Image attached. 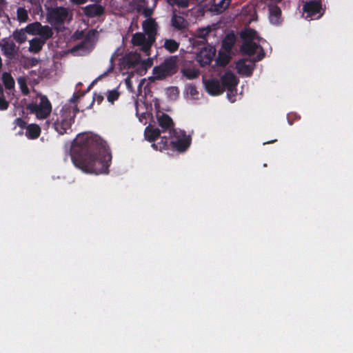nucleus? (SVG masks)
<instances>
[{
    "label": "nucleus",
    "instance_id": "obj_1",
    "mask_svg": "<svg viewBox=\"0 0 353 353\" xmlns=\"http://www.w3.org/2000/svg\"><path fill=\"white\" fill-rule=\"evenodd\" d=\"M74 144L87 148L83 157L77 162L76 166L83 172L96 174L106 173L112 157L109 149L100 137L90 134H80L74 141Z\"/></svg>",
    "mask_w": 353,
    "mask_h": 353
},
{
    "label": "nucleus",
    "instance_id": "obj_2",
    "mask_svg": "<svg viewBox=\"0 0 353 353\" xmlns=\"http://www.w3.org/2000/svg\"><path fill=\"white\" fill-rule=\"evenodd\" d=\"M241 37L244 39V43L241 46V51L243 54L248 55H256L257 60L261 59L263 56V50L259 45L261 39L257 33L252 29H245L241 33Z\"/></svg>",
    "mask_w": 353,
    "mask_h": 353
},
{
    "label": "nucleus",
    "instance_id": "obj_3",
    "mask_svg": "<svg viewBox=\"0 0 353 353\" xmlns=\"http://www.w3.org/2000/svg\"><path fill=\"white\" fill-rule=\"evenodd\" d=\"M30 113L34 114L38 119H46L52 112V104L48 97L37 93V97L29 103L26 107Z\"/></svg>",
    "mask_w": 353,
    "mask_h": 353
},
{
    "label": "nucleus",
    "instance_id": "obj_4",
    "mask_svg": "<svg viewBox=\"0 0 353 353\" xmlns=\"http://www.w3.org/2000/svg\"><path fill=\"white\" fill-rule=\"evenodd\" d=\"M76 114V110L70 107H63L57 114L54 122V129L60 134L66 133L70 128Z\"/></svg>",
    "mask_w": 353,
    "mask_h": 353
},
{
    "label": "nucleus",
    "instance_id": "obj_5",
    "mask_svg": "<svg viewBox=\"0 0 353 353\" xmlns=\"http://www.w3.org/2000/svg\"><path fill=\"white\" fill-rule=\"evenodd\" d=\"M72 11L64 7H56L48 10L47 21L55 28H58L66 21L71 20Z\"/></svg>",
    "mask_w": 353,
    "mask_h": 353
},
{
    "label": "nucleus",
    "instance_id": "obj_6",
    "mask_svg": "<svg viewBox=\"0 0 353 353\" xmlns=\"http://www.w3.org/2000/svg\"><path fill=\"white\" fill-rule=\"evenodd\" d=\"M222 86L228 90V97L231 102L235 101L234 90L237 85V80L234 74L226 72L221 77Z\"/></svg>",
    "mask_w": 353,
    "mask_h": 353
},
{
    "label": "nucleus",
    "instance_id": "obj_7",
    "mask_svg": "<svg viewBox=\"0 0 353 353\" xmlns=\"http://www.w3.org/2000/svg\"><path fill=\"white\" fill-rule=\"evenodd\" d=\"M154 41L152 37L150 36L145 37V34L142 32L134 34L132 38L133 45L140 46L141 49L145 52L147 55H149L148 52Z\"/></svg>",
    "mask_w": 353,
    "mask_h": 353
},
{
    "label": "nucleus",
    "instance_id": "obj_8",
    "mask_svg": "<svg viewBox=\"0 0 353 353\" xmlns=\"http://www.w3.org/2000/svg\"><path fill=\"white\" fill-rule=\"evenodd\" d=\"M175 72V64L172 61H166L153 69V74L155 79H161L167 76L171 75Z\"/></svg>",
    "mask_w": 353,
    "mask_h": 353
},
{
    "label": "nucleus",
    "instance_id": "obj_9",
    "mask_svg": "<svg viewBox=\"0 0 353 353\" xmlns=\"http://www.w3.org/2000/svg\"><path fill=\"white\" fill-rule=\"evenodd\" d=\"M216 50L212 46L202 48L196 55V60L201 66L210 64L215 55Z\"/></svg>",
    "mask_w": 353,
    "mask_h": 353
},
{
    "label": "nucleus",
    "instance_id": "obj_10",
    "mask_svg": "<svg viewBox=\"0 0 353 353\" xmlns=\"http://www.w3.org/2000/svg\"><path fill=\"white\" fill-rule=\"evenodd\" d=\"M17 83L23 94L28 95L30 92H35L34 86L38 81L30 79L28 77H19L17 78Z\"/></svg>",
    "mask_w": 353,
    "mask_h": 353
},
{
    "label": "nucleus",
    "instance_id": "obj_11",
    "mask_svg": "<svg viewBox=\"0 0 353 353\" xmlns=\"http://www.w3.org/2000/svg\"><path fill=\"white\" fill-rule=\"evenodd\" d=\"M206 91L212 95H219L224 92L223 87L216 79L212 78L203 81Z\"/></svg>",
    "mask_w": 353,
    "mask_h": 353
},
{
    "label": "nucleus",
    "instance_id": "obj_12",
    "mask_svg": "<svg viewBox=\"0 0 353 353\" xmlns=\"http://www.w3.org/2000/svg\"><path fill=\"white\" fill-rule=\"evenodd\" d=\"M304 11L307 13L305 18L311 19H319L321 16V6L319 2H310L306 3L303 7Z\"/></svg>",
    "mask_w": 353,
    "mask_h": 353
},
{
    "label": "nucleus",
    "instance_id": "obj_13",
    "mask_svg": "<svg viewBox=\"0 0 353 353\" xmlns=\"http://www.w3.org/2000/svg\"><path fill=\"white\" fill-rule=\"evenodd\" d=\"M142 27L148 37L150 36L154 41L157 30V24L156 23L155 21L152 18H148L143 21Z\"/></svg>",
    "mask_w": 353,
    "mask_h": 353
},
{
    "label": "nucleus",
    "instance_id": "obj_14",
    "mask_svg": "<svg viewBox=\"0 0 353 353\" xmlns=\"http://www.w3.org/2000/svg\"><path fill=\"white\" fill-rule=\"evenodd\" d=\"M0 47L3 54L8 57H12L16 53L15 44L8 39H3L0 43Z\"/></svg>",
    "mask_w": 353,
    "mask_h": 353
},
{
    "label": "nucleus",
    "instance_id": "obj_15",
    "mask_svg": "<svg viewBox=\"0 0 353 353\" xmlns=\"http://www.w3.org/2000/svg\"><path fill=\"white\" fill-rule=\"evenodd\" d=\"M157 120L159 125L165 129H168L170 130V133L172 134V132H174L172 128L173 126V121L172 119L170 118V116L168 114H165L164 113H161L157 115Z\"/></svg>",
    "mask_w": 353,
    "mask_h": 353
},
{
    "label": "nucleus",
    "instance_id": "obj_16",
    "mask_svg": "<svg viewBox=\"0 0 353 353\" xmlns=\"http://www.w3.org/2000/svg\"><path fill=\"white\" fill-rule=\"evenodd\" d=\"M246 60H241L236 63V69L239 74L243 75L249 76L253 70V64L252 62L246 63Z\"/></svg>",
    "mask_w": 353,
    "mask_h": 353
},
{
    "label": "nucleus",
    "instance_id": "obj_17",
    "mask_svg": "<svg viewBox=\"0 0 353 353\" xmlns=\"http://www.w3.org/2000/svg\"><path fill=\"white\" fill-rule=\"evenodd\" d=\"M83 10L85 14L90 17L101 15L103 12V7L97 4L88 6Z\"/></svg>",
    "mask_w": 353,
    "mask_h": 353
},
{
    "label": "nucleus",
    "instance_id": "obj_18",
    "mask_svg": "<svg viewBox=\"0 0 353 353\" xmlns=\"http://www.w3.org/2000/svg\"><path fill=\"white\" fill-rule=\"evenodd\" d=\"M171 143L177 150L183 151L190 145V140L188 137L183 136L182 138L176 141H172Z\"/></svg>",
    "mask_w": 353,
    "mask_h": 353
},
{
    "label": "nucleus",
    "instance_id": "obj_19",
    "mask_svg": "<svg viewBox=\"0 0 353 353\" xmlns=\"http://www.w3.org/2000/svg\"><path fill=\"white\" fill-rule=\"evenodd\" d=\"M41 134V128L37 124H30L26 126V135L31 139H37Z\"/></svg>",
    "mask_w": 353,
    "mask_h": 353
},
{
    "label": "nucleus",
    "instance_id": "obj_20",
    "mask_svg": "<svg viewBox=\"0 0 353 353\" xmlns=\"http://www.w3.org/2000/svg\"><path fill=\"white\" fill-rule=\"evenodd\" d=\"M230 0H214L211 10L217 14L223 12L230 5Z\"/></svg>",
    "mask_w": 353,
    "mask_h": 353
},
{
    "label": "nucleus",
    "instance_id": "obj_21",
    "mask_svg": "<svg viewBox=\"0 0 353 353\" xmlns=\"http://www.w3.org/2000/svg\"><path fill=\"white\" fill-rule=\"evenodd\" d=\"M144 135L145 139L149 141H153L159 137L160 130L157 128L148 126L145 129Z\"/></svg>",
    "mask_w": 353,
    "mask_h": 353
},
{
    "label": "nucleus",
    "instance_id": "obj_22",
    "mask_svg": "<svg viewBox=\"0 0 353 353\" xmlns=\"http://www.w3.org/2000/svg\"><path fill=\"white\" fill-rule=\"evenodd\" d=\"M270 10V19L272 23L278 24L280 22L281 10L276 6H271Z\"/></svg>",
    "mask_w": 353,
    "mask_h": 353
},
{
    "label": "nucleus",
    "instance_id": "obj_23",
    "mask_svg": "<svg viewBox=\"0 0 353 353\" xmlns=\"http://www.w3.org/2000/svg\"><path fill=\"white\" fill-rule=\"evenodd\" d=\"M29 50L32 52L37 53L41 50L45 41L38 38H34L29 41Z\"/></svg>",
    "mask_w": 353,
    "mask_h": 353
},
{
    "label": "nucleus",
    "instance_id": "obj_24",
    "mask_svg": "<svg viewBox=\"0 0 353 353\" xmlns=\"http://www.w3.org/2000/svg\"><path fill=\"white\" fill-rule=\"evenodd\" d=\"M163 47L170 53L176 52L179 47V43L172 39H166Z\"/></svg>",
    "mask_w": 353,
    "mask_h": 353
},
{
    "label": "nucleus",
    "instance_id": "obj_25",
    "mask_svg": "<svg viewBox=\"0 0 353 353\" xmlns=\"http://www.w3.org/2000/svg\"><path fill=\"white\" fill-rule=\"evenodd\" d=\"M172 26L177 29H183L185 28L187 25V21L183 19V17L177 16L174 14L172 18Z\"/></svg>",
    "mask_w": 353,
    "mask_h": 353
},
{
    "label": "nucleus",
    "instance_id": "obj_26",
    "mask_svg": "<svg viewBox=\"0 0 353 353\" xmlns=\"http://www.w3.org/2000/svg\"><path fill=\"white\" fill-rule=\"evenodd\" d=\"M52 30L48 26H41L38 35L41 37L42 41H46L52 36Z\"/></svg>",
    "mask_w": 353,
    "mask_h": 353
},
{
    "label": "nucleus",
    "instance_id": "obj_27",
    "mask_svg": "<svg viewBox=\"0 0 353 353\" xmlns=\"http://www.w3.org/2000/svg\"><path fill=\"white\" fill-rule=\"evenodd\" d=\"M87 43L82 42L81 43L73 47L71 49V52L76 56H82L88 53V50L86 48Z\"/></svg>",
    "mask_w": 353,
    "mask_h": 353
},
{
    "label": "nucleus",
    "instance_id": "obj_28",
    "mask_svg": "<svg viewBox=\"0 0 353 353\" xmlns=\"http://www.w3.org/2000/svg\"><path fill=\"white\" fill-rule=\"evenodd\" d=\"M26 34H27V32H26V29L25 28L15 30L13 32L12 36H13L14 39L17 42H18L19 43H22L26 41V39H27Z\"/></svg>",
    "mask_w": 353,
    "mask_h": 353
},
{
    "label": "nucleus",
    "instance_id": "obj_29",
    "mask_svg": "<svg viewBox=\"0 0 353 353\" xmlns=\"http://www.w3.org/2000/svg\"><path fill=\"white\" fill-rule=\"evenodd\" d=\"M2 81L6 89L14 88L15 82L10 73L4 72L2 74Z\"/></svg>",
    "mask_w": 353,
    "mask_h": 353
},
{
    "label": "nucleus",
    "instance_id": "obj_30",
    "mask_svg": "<svg viewBox=\"0 0 353 353\" xmlns=\"http://www.w3.org/2000/svg\"><path fill=\"white\" fill-rule=\"evenodd\" d=\"M28 11L24 8L19 7L17 10V19L19 23H26L28 21Z\"/></svg>",
    "mask_w": 353,
    "mask_h": 353
},
{
    "label": "nucleus",
    "instance_id": "obj_31",
    "mask_svg": "<svg viewBox=\"0 0 353 353\" xmlns=\"http://www.w3.org/2000/svg\"><path fill=\"white\" fill-rule=\"evenodd\" d=\"M235 36L234 34H228L223 41V48L227 52H229L235 43Z\"/></svg>",
    "mask_w": 353,
    "mask_h": 353
},
{
    "label": "nucleus",
    "instance_id": "obj_32",
    "mask_svg": "<svg viewBox=\"0 0 353 353\" xmlns=\"http://www.w3.org/2000/svg\"><path fill=\"white\" fill-rule=\"evenodd\" d=\"M41 26V24L39 22L30 23L26 27V32L31 35H38Z\"/></svg>",
    "mask_w": 353,
    "mask_h": 353
},
{
    "label": "nucleus",
    "instance_id": "obj_33",
    "mask_svg": "<svg viewBox=\"0 0 353 353\" xmlns=\"http://www.w3.org/2000/svg\"><path fill=\"white\" fill-rule=\"evenodd\" d=\"M212 28L210 26L198 28L194 33V35L201 39L205 38L211 32Z\"/></svg>",
    "mask_w": 353,
    "mask_h": 353
},
{
    "label": "nucleus",
    "instance_id": "obj_34",
    "mask_svg": "<svg viewBox=\"0 0 353 353\" xmlns=\"http://www.w3.org/2000/svg\"><path fill=\"white\" fill-rule=\"evenodd\" d=\"M183 74L189 79H196L199 75V71L195 69L186 68L183 70Z\"/></svg>",
    "mask_w": 353,
    "mask_h": 353
},
{
    "label": "nucleus",
    "instance_id": "obj_35",
    "mask_svg": "<svg viewBox=\"0 0 353 353\" xmlns=\"http://www.w3.org/2000/svg\"><path fill=\"white\" fill-rule=\"evenodd\" d=\"M168 3L172 6L174 5L181 8H187L188 6V0H168Z\"/></svg>",
    "mask_w": 353,
    "mask_h": 353
},
{
    "label": "nucleus",
    "instance_id": "obj_36",
    "mask_svg": "<svg viewBox=\"0 0 353 353\" xmlns=\"http://www.w3.org/2000/svg\"><path fill=\"white\" fill-rule=\"evenodd\" d=\"M119 97V93L116 90L108 91L107 93L108 101L111 103H113L114 101L117 100Z\"/></svg>",
    "mask_w": 353,
    "mask_h": 353
},
{
    "label": "nucleus",
    "instance_id": "obj_37",
    "mask_svg": "<svg viewBox=\"0 0 353 353\" xmlns=\"http://www.w3.org/2000/svg\"><path fill=\"white\" fill-rule=\"evenodd\" d=\"M168 144V139L166 138L163 137L161 142L158 143H153L152 147L159 149L160 150L166 148Z\"/></svg>",
    "mask_w": 353,
    "mask_h": 353
},
{
    "label": "nucleus",
    "instance_id": "obj_38",
    "mask_svg": "<svg viewBox=\"0 0 353 353\" xmlns=\"http://www.w3.org/2000/svg\"><path fill=\"white\" fill-rule=\"evenodd\" d=\"M153 64L152 59L148 58L146 60L143 61V65L145 68V70H146L148 68H150Z\"/></svg>",
    "mask_w": 353,
    "mask_h": 353
},
{
    "label": "nucleus",
    "instance_id": "obj_39",
    "mask_svg": "<svg viewBox=\"0 0 353 353\" xmlns=\"http://www.w3.org/2000/svg\"><path fill=\"white\" fill-rule=\"evenodd\" d=\"M15 124L17 125H18L19 127L21 128H26V122L21 118H17L16 120H15Z\"/></svg>",
    "mask_w": 353,
    "mask_h": 353
},
{
    "label": "nucleus",
    "instance_id": "obj_40",
    "mask_svg": "<svg viewBox=\"0 0 353 353\" xmlns=\"http://www.w3.org/2000/svg\"><path fill=\"white\" fill-rule=\"evenodd\" d=\"M153 9L152 8H144L143 10V14L145 17L150 18V16L152 14Z\"/></svg>",
    "mask_w": 353,
    "mask_h": 353
},
{
    "label": "nucleus",
    "instance_id": "obj_41",
    "mask_svg": "<svg viewBox=\"0 0 353 353\" xmlns=\"http://www.w3.org/2000/svg\"><path fill=\"white\" fill-rule=\"evenodd\" d=\"M7 7V1L6 0H0V16L1 15L2 12Z\"/></svg>",
    "mask_w": 353,
    "mask_h": 353
},
{
    "label": "nucleus",
    "instance_id": "obj_42",
    "mask_svg": "<svg viewBox=\"0 0 353 353\" xmlns=\"http://www.w3.org/2000/svg\"><path fill=\"white\" fill-rule=\"evenodd\" d=\"M72 3L81 5L85 3L88 0H70Z\"/></svg>",
    "mask_w": 353,
    "mask_h": 353
},
{
    "label": "nucleus",
    "instance_id": "obj_43",
    "mask_svg": "<svg viewBox=\"0 0 353 353\" xmlns=\"http://www.w3.org/2000/svg\"><path fill=\"white\" fill-rule=\"evenodd\" d=\"M228 62H229V58H228L227 56H225V57L223 58V61H221V63L222 65H225V64H227Z\"/></svg>",
    "mask_w": 353,
    "mask_h": 353
},
{
    "label": "nucleus",
    "instance_id": "obj_44",
    "mask_svg": "<svg viewBox=\"0 0 353 353\" xmlns=\"http://www.w3.org/2000/svg\"><path fill=\"white\" fill-rule=\"evenodd\" d=\"M192 90H193V91H192V93H194V91H195V89L192 88Z\"/></svg>",
    "mask_w": 353,
    "mask_h": 353
},
{
    "label": "nucleus",
    "instance_id": "obj_45",
    "mask_svg": "<svg viewBox=\"0 0 353 353\" xmlns=\"http://www.w3.org/2000/svg\"><path fill=\"white\" fill-rule=\"evenodd\" d=\"M192 90H193V91H192V93H194V91H195V89L192 88Z\"/></svg>",
    "mask_w": 353,
    "mask_h": 353
},
{
    "label": "nucleus",
    "instance_id": "obj_46",
    "mask_svg": "<svg viewBox=\"0 0 353 353\" xmlns=\"http://www.w3.org/2000/svg\"><path fill=\"white\" fill-rule=\"evenodd\" d=\"M192 90H193V91H192V93H194V91H195V89L192 88Z\"/></svg>",
    "mask_w": 353,
    "mask_h": 353
},
{
    "label": "nucleus",
    "instance_id": "obj_47",
    "mask_svg": "<svg viewBox=\"0 0 353 353\" xmlns=\"http://www.w3.org/2000/svg\"><path fill=\"white\" fill-rule=\"evenodd\" d=\"M154 3H156V2H157V0H154Z\"/></svg>",
    "mask_w": 353,
    "mask_h": 353
}]
</instances>
